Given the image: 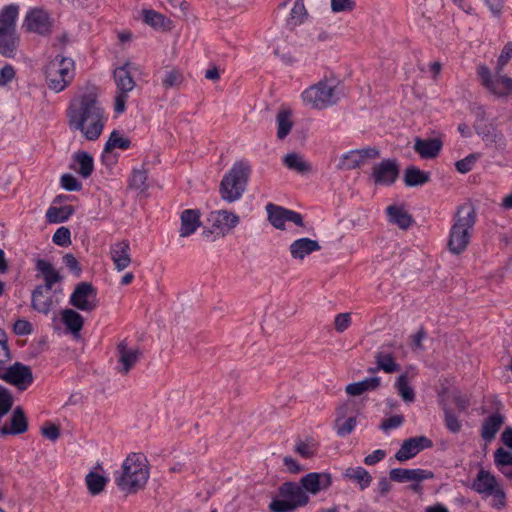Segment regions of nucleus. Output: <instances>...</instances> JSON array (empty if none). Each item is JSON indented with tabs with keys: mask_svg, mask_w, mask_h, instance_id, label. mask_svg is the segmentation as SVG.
<instances>
[{
	"mask_svg": "<svg viewBox=\"0 0 512 512\" xmlns=\"http://www.w3.org/2000/svg\"><path fill=\"white\" fill-rule=\"evenodd\" d=\"M131 141L124 137L119 131L113 130L105 144L104 152L110 153L115 148L126 150L130 147Z\"/></svg>",
	"mask_w": 512,
	"mask_h": 512,
	"instance_id": "37998d69",
	"label": "nucleus"
},
{
	"mask_svg": "<svg viewBox=\"0 0 512 512\" xmlns=\"http://www.w3.org/2000/svg\"><path fill=\"white\" fill-rule=\"evenodd\" d=\"M432 446V440L426 436L411 437L402 443L400 449L395 454V458L400 462H404L416 456L423 449L431 448Z\"/></svg>",
	"mask_w": 512,
	"mask_h": 512,
	"instance_id": "a211bd4d",
	"label": "nucleus"
},
{
	"mask_svg": "<svg viewBox=\"0 0 512 512\" xmlns=\"http://www.w3.org/2000/svg\"><path fill=\"white\" fill-rule=\"evenodd\" d=\"M135 69L136 67L128 61L114 70L113 76L117 87L114 110L117 114H121L125 111L128 93L132 91L136 85L131 75L132 70Z\"/></svg>",
	"mask_w": 512,
	"mask_h": 512,
	"instance_id": "9d476101",
	"label": "nucleus"
},
{
	"mask_svg": "<svg viewBox=\"0 0 512 512\" xmlns=\"http://www.w3.org/2000/svg\"><path fill=\"white\" fill-rule=\"evenodd\" d=\"M61 319L74 338H80V331L84 325V318L81 314L73 309H64L61 314Z\"/></svg>",
	"mask_w": 512,
	"mask_h": 512,
	"instance_id": "c85d7f7f",
	"label": "nucleus"
},
{
	"mask_svg": "<svg viewBox=\"0 0 512 512\" xmlns=\"http://www.w3.org/2000/svg\"><path fill=\"white\" fill-rule=\"evenodd\" d=\"M389 222L397 225L400 229H408L412 222V216L402 206L390 205L386 209Z\"/></svg>",
	"mask_w": 512,
	"mask_h": 512,
	"instance_id": "c756f323",
	"label": "nucleus"
},
{
	"mask_svg": "<svg viewBox=\"0 0 512 512\" xmlns=\"http://www.w3.org/2000/svg\"><path fill=\"white\" fill-rule=\"evenodd\" d=\"M330 5L334 13L352 12L356 7V3L353 0H331Z\"/></svg>",
	"mask_w": 512,
	"mask_h": 512,
	"instance_id": "4d7b16f0",
	"label": "nucleus"
},
{
	"mask_svg": "<svg viewBox=\"0 0 512 512\" xmlns=\"http://www.w3.org/2000/svg\"><path fill=\"white\" fill-rule=\"evenodd\" d=\"M266 210L270 223L277 229H284L285 222L287 221V214L285 212H287L288 209L269 203L266 206Z\"/></svg>",
	"mask_w": 512,
	"mask_h": 512,
	"instance_id": "ea45409f",
	"label": "nucleus"
},
{
	"mask_svg": "<svg viewBox=\"0 0 512 512\" xmlns=\"http://www.w3.org/2000/svg\"><path fill=\"white\" fill-rule=\"evenodd\" d=\"M480 155L478 153H473L465 157L464 159H461L455 163V167L458 172L465 174L470 172L476 161L479 159Z\"/></svg>",
	"mask_w": 512,
	"mask_h": 512,
	"instance_id": "8fccbe9b",
	"label": "nucleus"
},
{
	"mask_svg": "<svg viewBox=\"0 0 512 512\" xmlns=\"http://www.w3.org/2000/svg\"><path fill=\"white\" fill-rule=\"evenodd\" d=\"M41 433L51 441H56L60 436V428L55 424H48L41 427Z\"/></svg>",
	"mask_w": 512,
	"mask_h": 512,
	"instance_id": "338daca9",
	"label": "nucleus"
},
{
	"mask_svg": "<svg viewBox=\"0 0 512 512\" xmlns=\"http://www.w3.org/2000/svg\"><path fill=\"white\" fill-rule=\"evenodd\" d=\"M511 58H512V42H508L505 44V46L503 47V49L501 51L500 56L498 57L495 71H497V73H502L504 70V67L510 61Z\"/></svg>",
	"mask_w": 512,
	"mask_h": 512,
	"instance_id": "5fc2aeb1",
	"label": "nucleus"
},
{
	"mask_svg": "<svg viewBox=\"0 0 512 512\" xmlns=\"http://www.w3.org/2000/svg\"><path fill=\"white\" fill-rule=\"evenodd\" d=\"M107 481L106 477L95 472H89L85 478L87 489L91 495L100 494L104 490Z\"/></svg>",
	"mask_w": 512,
	"mask_h": 512,
	"instance_id": "c03bdc74",
	"label": "nucleus"
},
{
	"mask_svg": "<svg viewBox=\"0 0 512 512\" xmlns=\"http://www.w3.org/2000/svg\"><path fill=\"white\" fill-rule=\"evenodd\" d=\"M277 123V137L283 140L290 132L293 127V121L291 119V111L288 109H280L276 115Z\"/></svg>",
	"mask_w": 512,
	"mask_h": 512,
	"instance_id": "e433bc0d",
	"label": "nucleus"
},
{
	"mask_svg": "<svg viewBox=\"0 0 512 512\" xmlns=\"http://www.w3.org/2000/svg\"><path fill=\"white\" fill-rule=\"evenodd\" d=\"M52 240L54 244L61 246V247H67L71 244V233L70 230L67 227H60L56 230L54 233Z\"/></svg>",
	"mask_w": 512,
	"mask_h": 512,
	"instance_id": "864d4df0",
	"label": "nucleus"
},
{
	"mask_svg": "<svg viewBox=\"0 0 512 512\" xmlns=\"http://www.w3.org/2000/svg\"><path fill=\"white\" fill-rule=\"evenodd\" d=\"M13 331L16 335L25 336L32 333V325L25 319H17L13 325Z\"/></svg>",
	"mask_w": 512,
	"mask_h": 512,
	"instance_id": "69168bd1",
	"label": "nucleus"
},
{
	"mask_svg": "<svg viewBox=\"0 0 512 512\" xmlns=\"http://www.w3.org/2000/svg\"><path fill=\"white\" fill-rule=\"evenodd\" d=\"M475 132L480 136L487 147H493L498 151H502L507 146L504 134L497 129L493 123H475Z\"/></svg>",
	"mask_w": 512,
	"mask_h": 512,
	"instance_id": "dca6fc26",
	"label": "nucleus"
},
{
	"mask_svg": "<svg viewBox=\"0 0 512 512\" xmlns=\"http://www.w3.org/2000/svg\"><path fill=\"white\" fill-rule=\"evenodd\" d=\"M351 325V313H340L337 314L334 319V326L335 330L338 333H343L345 330H347Z\"/></svg>",
	"mask_w": 512,
	"mask_h": 512,
	"instance_id": "052dcab7",
	"label": "nucleus"
},
{
	"mask_svg": "<svg viewBox=\"0 0 512 512\" xmlns=\"http://www.w3.org/2000/svg\"><path fill=\"white\" fill-rule=\"evenodd\" d=\"M180 237H189L201 226V212L198 209H185L180 215Z\"/></svg>",
	"mask_w": 512,
	"mask_h": 512,
	"instance_id": "5701e85b",
	"label": "nucleus"
},
{
	"mask_svg": "<svg viewBox=\"0 0 512 512\" xmlns=\"http://www.w3.org/2000/svg\"><path fill=\"white\" fill-rule=\"evenodd\" d=\"M497 488L496 478L488 471L481 469L472 484V489L479 494L491 495Z\"/></svg>",
	"mask_w": 512,
	"mask_h": 512,
	"instance_id": "cd10ccee",
	"label": "nucleus"
},
{
	"mask_svg": "<svg viewBox=\"0 0 512 512\" xmlns=\"http://www.w3.org/2000/svg\"><path fill=\"white\" fill-rule=\"evenodd\" d=\"M494 88H489V92L498 98H505L512 94V78L497 73L495 71V80L492 84Z\"/></svg>",
	"mask_w": 512,
	"mask_h": 512,
	"instance_id": "72a5a7b5",
	"label": "nucleus"
},
{
	"mask_svg": "<svg viewBox=\"0 0 512 512\" xmlns=\"http://www.w3.org/2000/svg\"><path fill=\"white\" fill-rule=\"evenodd\" d=\"M279 495L282 499H273L269 504L271 512H293L299 507L309 503V496L296 482L288 481L279 486Z\"/></svg>",
	"mask_w": 512,
	"mask_h": 512,
	"instance_id": "423d86ee",
	"label": "nucleus"
},
{
	"mask_svg": "<svg viewBox=\"0 0 512 512\" xmlns=\"http://www.w3.org/2000/svg\"><path fill=\"white\" fill-rule=\"evenodd\" d=\"M74 160L79 164L77 172L83 178H88L94 170L93 157L85 151H79L74 155Z\"/></svg>",
	"mask_w": 512,
	"mask_h": 512,
	"instance_id": "79ce46f5",
	"label": "nucleus"
},
{
	"mask_svg": "<svg viewBox=\"0 0 512 512\" xmlns=\"http://www.w3.org/2000/svg\"><path fill=\"white\" fill-rule=\"evenodd\" d=\"M31 307L39 313L47 315L53 307L51 289L42 285L36 286L31 295Z\"/></svg>",
	"mask_w": 512,
	"mask_h": 512,
	"instance_id": "4be33fe9",
	"label": "nucleus"
},
{
	"mask_svg": "<svg viewBox=\"0 0 512 512\" xmlns=\"http://www.w3.org/2000/svg\"><path fill=\"white\" fill-rule=\"evenodd\" d=\"M476 216V210L471 203L458 206L447 244L448 250L452 254L459 255L468 247L476 223Z\"/></svg>",
	"mask_w": 512,
	"mask_h": 512,
	"instance_id": "7ed1b4c3",
	"label": "nucleus"
},
{
	"mask_svg": "<svg viewBox=\"0 0 512 512\" xmlns=\"http://www.w3.org/2000/svg\"><path fill=\"white\" fill-rule=\"evenodd\" d=\"M11 359L8 347V339L6 332L0 328V364H5Z\"/></svg>",
	"mask_w": 512,
	"mask_h": 512,
	"instance_id": "bf43d9fd",
	"label": "nucleus"
},
{
	"mask_svg": "<svg viewBox=\"0 0 512 512\" xmlns=\"http://www.w3.org/2000/svg\"><path fill=\"white\" fill-rule=\"evenodd\" d=\"M332 478L329 473H317L312 472L303 476L299 484L302 489L307 493L313 495L317 494L321 490H326L331 486Z\"/></svg>",
	"mask_w": 512,
	"mask_h": 512,
	"instance_id": "6ab92c4d",
	"label": "nucleus"
},
{
	"mask_svg": "<svg viewBox=\"0 0 512 512\" xmlns=\"http://www.w3.org/2000/svg\"><path fill=\"white\" fill-rule=\"evenodd\" d=\"M478 76L480 78L481 84L489 90V88H494L492 85L495 80V74L492 75L489 68L486 65H479L478 69Z\"/></svg>",
	"mask_w": 512,
	"mask_h": 512,
	"instance_id": "13d9d810",
	"label": "nucleus"
},
{
	"mask_svg": "<svg viewBox=\"0 0 512 512\" xmlns=\"http://www.w3.org/2000/svg\"><path fill=\"white\" fill-rule=\"evenodd\" d=\"M283 163L288 169L301 174L309 173L312 170L311 165L303 158V156L296 152L285 155Z\"/></svg>",
	"mask_w": 512,
	"mask_h": 512,
	"instance_id": "f704fd0d",
	"label": "nucleus"
},
{
	"mask_svg": "<svg viewBox=\"0 0 512 512\" xmlns=\"http://www.w3.org/2000/svg\"><path fill=\"white\" fill-rule=\"evenodd\" d=\"M375 360L377 363L376 369H382L386 373H393L400 369V366L394 361L391 354L378 352L375 355Z\"/></svg>",
	"mask_w": 512,
	"mask_h": 512,
	"instance_id": "49530a36",
	"label": "nucleus"
},
{
	"mask_svg": "<svg viewBox=\"0 0 512 512\" xmlns=\"http://www.w3.org/2000/svg\"><path fill=\"white\" fill-rule=\"evenodd\" d=\"M61 186L67 191H79L82 188L81 183L71 174L61 176Z\"/></svg>",
	"mask_w": 512,
	"mask_h": 512,
	"instance_id": "e2e57ef3",
	"label": "nucleus"
},
{
	"mask_svg": "<svg viewBox=\"0 0 512 512\" xmlns=\"http://www.w3.org/2000/svg\"><path fill=\"white\" fill-rule=\"evenodd\" d=\"M403 181L408 187L422 186L430 181V173L411 165L405 169Z\"/></svg>",
	"mask_w": 512,
	"mask_h": 512,
	"instance_id": "2f4dec72",
	"label": "nucleus"
},
{
	"mask_svg": "<svg viewBox=\"0 0 512 512\" xmlns=\"http://www.w3.org/2000/svg\"><path fill=\"white\" fill-rule=\"evenodd\" d=\"M143 17L145 23L152 26L156 29H164L169 30L171 28L172 21L167 18L165 15L154 11V10H144Z\"/></svg>",
	"mask_w": 512,
	"mask_h": 512,
	"instance_id": "58836bf2",
	"label": "nucleus"
},
{
	"mask_svg": "<svg viewBox=\"0 0 512 512\" xmlns=\"http://www.w3.org/2000/svg\"><path fill=\"white\" fill-rule=\"evenodd\" d=\"M395 387L398 391V394L405 402H413L415 399V393L413 388L409 385V380L407 374L400 375L396 382Z\"/></svg>",
	"mask_w": 512,
	"mask_h": 512,
	"instance_id": "a18cd8bd",
	"label": "nucleus"
},
{
	"mask_svg": "<svg viewBox=\"0 0 512 512\" xmlns=\"http://www.w3.org/2000/svg\"><path fill=\"white\" fill-rule=\"evenodd\" d=\"M27 31L44 35L50 30L48 13L43 9L34 8L25 17Z\"/></svg>",
	"mask_w": 512,
	"mask_h": 512,
	"instance_id": "aec40b11",
	"label": "nucleus"
},
{
	"mask_svg": "<svg viewBox=\"0 0 512 512\" xmlns=\"http://www.w3.org/2000/svg\"><path fill=\"white\" fill-rule=\"evenodd\" d=\"M117 487L127 495L144 490L150 477V465L147 457L141 452H131L115 472Z\"/></svg>",
	"mask_w": 512,
	"mask_h": 512,
	"instance_id": "f03ea898",
	"label": "nucleus"
},
{
	"mask_svg": "<svg viewBox=\"0 0 512 512\" xmlns=\"http://www.w3.org/2000/svg\"><path fill=\"white\" fill-rule=\"evenodd\" d=\"M503 423L504 417L500 413H494L490 415L484 420L482 424L481 437L485 441L490 442L495 438Z\"/></svg>",
	"mask_w": 512,
	"mask_h": 512,
	"instance_id": "7c9ffc66",
	"label": "nucleus"
},
{
	"mask_svg": "<svg viewBox=\"0 0 512 512\" xmlns=\"http://www.w3.org/2000/svg\"><path fill=\"white\" fill-rule=\"evenodd\" d=\"M404 422V417L402 415H393L387 419H384L380 424V429L384 432H387L391 429L398 428Z\"/></svg>",
	"mask_w": 512,
	"mask_h": 512,
	"instance_id": "0e129e2a",
	"label": "nucleus"
},
{
	"mask_svg": "<svg viewBox=\"0 0 512 512\" xmlns=\"http://www.w3.org/2000/svg\"><path fill=\"white\" fill-rule=\"evenodd\" d=\"M494 462L498 468L512 466V452L498 448L494 453Z\"/></svg>",
	"mask_w": 512,
	"mask_h": 512,
	"instance_id": "603ef678",
	"label": "nucleus"
},
{
	"mask_svg": "<svg viewBox=\"0 0 512 512\" xmlns=\"http://www.w3.org/2000/svg\"><path fill=\"white\" fill-rule=\"evenodd\" d=\"M71 131H79L88 141H96L103 132L107 116L96 86H87L75 95L66 109Z\"/></svg>",
	"mask_w": 512,
	"mask_h": 512,
	"instance_id": "f257e3e1",
	"label": "nucleus"
},
{
	"mask_svg": "<svg viewBox=\"0 0 512 512\" xmlns=\"http://www.w3.org/2000/svg\"><path fill=\"white\" fill-rule=\"evenodd\" d=\"M15 77L14 68L7 64L0 70V86H5L7 83L11 82Z\"/></svg>",
	"mask_w": 512,
	"mask_h": 512,
	"instance_id": "774afa93",
	"label": "nucleus"
},
{
	"mask_svg": "<svg viewBox=\"0 0 512 512\" xmlns=\"http://www.w3.org/2000/svg\"><path fill=\"white\" fill-rule=\"evenodd\" d=\"M380 386L379 377L366 378L359 382L350 383L346 386L345 391L348 395L359 396L366 391L376 390Z\"/></svg>",
	"mask_w": 512,
	"mask_h": 512,
	"instance_id": "473e14b6",
	"label": "nucleus"
},
{
	"mask_svg": "<svg viewBox=\"0 0 512 512\" xmlns=\"http://www.w3.org/2000/svg\"><path fill=\"white\" fill-rule=\"evenodd\" d=\"M147 172L143 169H134L129 181V187L141 192L147 189Z\"/></svg>",
	"mask_w": 512,
	"mask_h": 512,
	"instance_id": "09e8293b",
	"label": "nucleus"
},
{
	"mask_svg": "<svg viewBox=\"0 0 512 512\" xmlns=\"http://www.w3.org/2000/svg\"><path fill=\"white\" fill-rule=\"evenodd\" d=\"M74 61L63 56H56L45 69L46 82L49 89L63 91L73 79Z\"/></svg>",
	"mask_w": 512,
	"mask_h": 512,
	"instance_id": "0eeeda50",
	"label": "nucleus"
},
{
	"mask_svg": "<svg viewBox=\"0 0 512 512\" xmlns=\"http://www.w3.org/2000/svg\"><path fill=\"white\" fill-rule=\"evenodd\" d=\"M356 425V417L355 416H349L348 418H345L343 421L337 422L335 420V427L337 430V434L339 436H346L350 434Z\"/></svg>",
	"mask_w": 512,
	"mask_h": 512,
	"instance_id": "3c124183",
	"label": "nucleus"
},
{
	"mask_svg": "<svg viewBox=\"0 0 512 512\" xmlns=\"http://www.w3.org/2000/svg\"><path fill=\"white\" fill-rule=\"evenodd\" d=\"M400 167L396 159H384L372 167L371 178L375 185L391 186L399 177Z\"/></svg>",
	"mask_w": 512,
	"mask_h": 512,
	"instance_id": "9b49d317",
	"label": "nucleus"
},
{
	"mask_svg": "<svg viewBox=\"0 0 512 512\" xmlns=\"http://www.w3.org/2000/svg\"><path fill=\"white\" fill-rule=\"evenodd\" d=\"M443 147V142L439 138L422 139L417 137L414 143V150L423 159L436 158Z\"/></svg>",
	"mask_w": 512,
	"mask_h": 512,
	"instance_id": "393cba45",
	"label": "nucleus"
},
{
	"mask_svg": "<svg viewBox=\"0 0 512 512\" xmlns=\"http://www.w3.org/2000/svg\"><path fill=\"white\" fill-rule=\"evenodd\" d=\"M445 426L452 433H458L461 430V422L458 417L448 408H444Z\"/></svg>",
	"mask_w": 512,
	"mask_h": 512,
	"instance_id": "6e6d98bb",
	"label": "nucleus"
},
{
	"mask_svg": "<svg viewBox=\"0 0 512 512\" xmlns=\"http://www.w3.org/2000/svg\"><path fill=\"white\" fill-rule=\"evenodd\" d=\"M117 371L121 375H128L142 357L138 347H130L126 340L120 341L116 346Z\"/></svg>",
	"mask_w": 512,
	"mask_h": 512,
	"instance_id": "ddd939ff",
	"label": "nucleus"
},
{
	"mask_svg": "<svg viewBox=\"0 0 512 512\" xmlns=\"http://www.w3.org/2000/svg\"><path fill=\"white\" fill-rule=\"evenodd\" d=\"M19 14V7L10 4L0 11V54L7 58L16 55L20 38L16 32V20Z\"/></svg>",
	"mask_w": 512,
	"mask_h": 512,
	"instance_id": "39448f33",
	"label": "nucleus"
},
{
	"mask_svg": "<svg viewBox=\"0 0 512 512\" xmlns=\"http://www.w3.org/2000/svg\"><path fill=\"white\" fill-rule=\"evenodd\" d=\"M320 249L321 246L319 242L310 238H299L293 241L289 246L291 257L297 260H302Z\"/></svg>",
	"mask_w": 512,
	"mask_h": 512,
	"instance_id": "a878e982",
	"label": "nucleus"
},
{
	"mask_svg": "<svg viewBox=\"0 0 512 512\" xmlns=\"http://www.w3.org/2000/svg\"><path fill=\"white\" fill-rule=\"evenodd\" d=\"M354 409H355V403L353 401H347L340 405L336 412V419L337 422L343 421L345 418H348L349 416H354Z\"/></svg>",
	"mask_w": 512,
	"mask_h": 512,
	"instance_id": "680f3d73",
	"label": "nucleus"
},
{
	"mask_svg": "<svg viewBox=\"0 0 512 512\" xmlns=\"http://www.w3.org/2000/svg\"><path fill=\"white\" fill-rule=\"evenodd\" d=\"M308 16L305 4L303 0H296L289 17L286 20V25L289 29H294L295 27L302 24Z\"/></svg>",
	"mask_w": 512,
	"mask_h": 512,
	"instance_id": "c9c22d12",
	"label": "nucleus"
},
{
	"mask_svg": "<svg viewBox=\"0 0 512 512\" xmlns=\"http://www.w3.org/2000/svg\"><path fill=\"white\" fill-rule=\"evenodd\" d=\"M36 269L40 272L44 280V284L42 285L43 287L52 289L54 284L61 282L63 279L53 265L45 259L36 260Z\"/></svg>",
	"mask_w": 512,
	"mask_h": 512,
	"instance_id": "bb28decb",
	"label": "nucleus"
},
{
	"mask_svg": "<svg viewBox=\"0 0 512 512\" xmlns=\"http://www.w3.org/2000/svg\"><path fill=\"white\" fill-rule=\"evenodd\" d=\"M208 222L216 231L217 237H224L239 224L240 218L237 214L223 209L212 211L209 214Z\"/></svg>",
	"mask_w": 512,
	"mask_h": 512,
	"instance_id": "2eb2a0df",
	"label": "nucleus"
},
{
	"mask_svg": "<svg viewBox=\"0 0 512 512\" xmlns=\"http://www.w3.org/2000/svg\"><path fill=\"white\" fill-rule=\"evenodd\" d=\"M301 96L306 105L319 110L332 106L337 102L335 85L326 79L305 89Z\"/></svg>",
	"mask_w": 512,
	"mask_h": 512,
	"instance_id": "1a4fd4ad",
	"label": "nucleus"
},
{
	"mask_svg": "<svg viewBox=\"0 0 512 512\" xmlns=\"http://www.w3.org/2000/svg\"><path fill=\"white\" fill-rule=\"evenodd\" d=\"M110 256L117 271H123L132 262L130 244L127 240L119 241L111 246Z\"/></svg>",
	"mask_w": 512,
	"mask_h": 512,
	"instance_id": "b1692460",
	"label": "nucleus"
},
{
	"mask_svg": "<svg viewBox=\"0 0 512 512\" xmlns=\"http://www.w3.org/2000/svg\"><path fill=\"white\" fill-rule=\"evenodd\" d=\"M2 379L25 390L33 382V374L29 366L15 362L3 372Z\"/></svg>",
	"mask_w": 512,
	"mask_h": 512,
	"instance_id": "f3484780",
	"label": "nucleus"
},
{
	"mask_svg": "<svg viewBox=\"0 0 512 512\" xmlns=\"http://www.w3.org/2000/svg\"><path fill=\"white\" fill-rule=\"evenodd\" d=\"M184 77L182 72L177 68H172L164 72L162 78V85L166 89L178 87L183 82Z\"/></svg>",
	"mask_w": 512,
	"mask_h": 512,
	"instance_id": "de8ad7c7",
	"label": "nucleus"
},
{
	"mask_svg": "<svg viewBox=\"0 0 512 512\" xmlns=\"http://www.w3.org/2000/svg\"><path fill=\"white\" fill-rule=\"evenodd\" d=\"M74 213V207L65 205L62 207H50L46 212V219L49 223H62Z\"/></svg>",
	"mask_w": 512,
	"mask_h": 512,
	"instance_id": "a19ab883",
	"label": "nucleus"
},
{
	"mask_svg": "<svg viewBox=\"0 0 512 512\" xmlns=\"http://www.w3.org/2000/svg\"><path fill=\"white\" fill-rule=\"evenodd\" d=\"M70 304L75 308L91 312L97 307L96 290L89 282L79 283L70 296Z\"/></svg>",
	"mask_w": 512,
	"mask_h": 512,
	"instance_id": "f8f14e48",
	"label": "nucleus"
},
{
	"mask_svg": "<svg viewBox=\"0 0 512 512\" xmlns=\"http://www.w3.org/2000/svg\"><path fill=\"white\" fill-rule=\"evenodd\" d=\"M344 477L357 482L361 490L366 489L372 482V476L363 467H350L346 469Z\"/></svg>",
	"mask_w": 512,
	"mask_h": 512,
	"instance_id": "4c0bfd02",
	"label": "nucleus"
},
{
	"mask_svg": "<svg viewBox=\"0 0 512 512\" xmlns=\"http://www.w3.org/2000/svg\"><path fill=\"white\" fill-rule=\"evenodd\" d=\"M433 472L424 469H404L394 468L389 472L390 480L394 482H422L424 480L432 479Z\"/></svg>",
	"mask_w": 512,
	"mask_h": 512,
	"instance_id": "412c9836",
	"label": "nucleus"
},
{
	"mask_svg": "<svg viewBox=\"0 0 512 512\" xmlns=\"http://www.w3.org/2000/svg\"><path fill=\"white\" fill-rule=\"evenodd\" d=\"M380 152L376 147H366L351 150L340 158L337 168L340 170H352L363 165L367 160L379 157Z\"/></svg>",
	"mask_w": 512,
	"mask_h": 512,
	"instance_id": "4468645a",
	"label": "nucleus"
},
{
	"mask_svg": "<svg viewBox=\"0 0 512 512\" xmlns=\"http://www.w3.org/2000/svg\"><path fill=\"white\" fill-rule=\"evenodd\" d=\"M13 398L10 392L0 385V419L6 415L12 408ZM28 429V422L24 410L16 407L10 418V427L4 425L0 427L1 435L22 434Z\"/></svg>",
	"mask_w": 512,
	"mask_h": 512,
	"instance_id": "6e6552de",
	"label": "nucleus"
},
{
	"mask_svg": "<svg viewBox=\"0 0 512 512\" xmlns=\"http://www.w3.org/2000/svg\"><path fill=\"white\" fill-rule=\"evenodd\" d=\"M251 166L246 161H237L220 182L219 193L222 200L232 203L239 200L246 190Z\"/></svg>",
	"mask_w": 512,
	"mask_h": 512,
	"instance_id": "20e7f679",
	"label": "nucleus"
}]
</instances>
